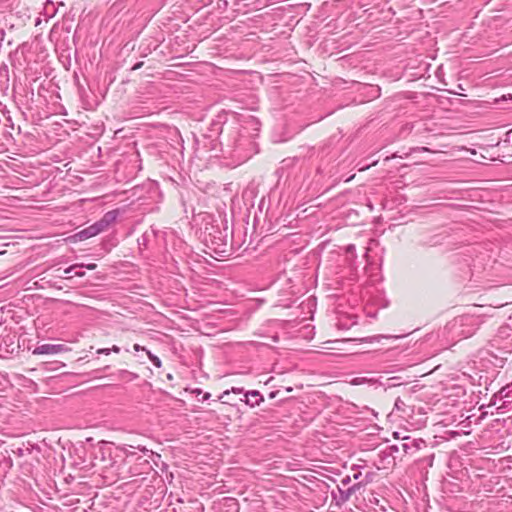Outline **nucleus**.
Here are the masks:
<instances>
[{
	"mask_svg": "<svg viewBox=\"0 0 512 512\" xmlns=\"http://www.w3.org/2000/svg\"><path fill=\"white\" fill-rule=\"evenodd\" d=\"M250 143L247 137L241 135V126L238 122H223L221 116L213 120L206 133L196 139L198 149L206 152H218L238 158H246L242 155L244 144Z\"/></svg>",
	"mask_w": 512,
	"mask_h": 512,
	"instance_id": "1",
	"label": "nucleus"
},
{
	"mask_svg": "<svg viewBox=\"0 0 512 512\" xmlns=\"http://www.w3.org/2000/svg\"><path fill=\"white\" fill-rule=\"evenodd\" d=\"M137 448L143 453V455H138L135 451L130 450L126 446L121 448V451L125 456L124 464L129 465L127 471L120 472L123 479L140 476L143 474H149V472L152 470V466L150 461L145 458V456L149 458H153L154 456L160 458L159 454L154 453L152 450H149L144 446H138Z\"/></svg>",
	"mask_w": 512,
	"mask_h": 512,
	"instance_id": "2",
	"label": "nucleus"
},
{
	"mask_svg": "<svg viewBox=\"0 0 512 512\" xmlns=\"http://www.w3.org/2000/svg\"><path fill=\"white\" fill-rule=\"evenodd\" d=\"M487 351L498 361L496 365L503 367L505 355L512 352V328L509 325L499 327L496 335L488 342Z\"/></svg>",
	"mask_w": 512,
	"mask_h": 512,
	"instance_id": "3",
	"label": "nucleus"
},
{
	"mask_svg": "<svg viewBox=\"0 0 512 512\" xmlns=\"http://www.w3.org/2000/svg\"><path fill=\"white\" fill-rule=\"evenodd\" d=\"M205 241L210 242L215 252L224 253L226 252V246L228 244V226L224 221L218 223L213 220L206 223L204 229Z\"/></svg>",
	"mask_w": 512,
	"mask_h": 512,
	"instance_id": "4",
	"label": "nucleus"
},
{
	"mask_svg": "<svg viewBox=\"0 0 512 512\" xmlns=\"http://www.w3.org/2000/svg\"><path fill=\"white\" fill-rule=\"evenodd\" d=\"M483 322L482 317L479 315L464 314L454 319L453 326L459 328V336L468 338L474 335Z\"/></svg>",
	"mask_w": 512,
	"mask_h": 512,
	"instance_id": "5",
	"label": "nucleus"
},
{
	"mask_svg": "<svg viewBox=\"0 0 512 512\" xmlns=\"http://www.w3.org/2000/svg\"><path fill=\"white\" fill-rule=\"evenodd\" d=\"M363 487H365V483H355L347 489H343L341 486H337V493L332 491L331 496L336 505L340 507L345 504L354 493Z\"/></svg>",
	"mask_w": 512,
	"mask_h": 512,
	"instance_id": "6",
	"label": "nucleus"
},
{
	"mask_svg": "<svg viewBox=\"0 0 512 512\" xmlns=\"http://www.w3.org/2000/svg\"><path fill=\"white\" fill-rule=\"evenodd\" d=\"M497 400H502L498 409H508L512 406V382L502 387L497 393L493 394L491 404L495 405Z\"/></svg>",
	"mask_w": 512,
	"mask_h": 512,
	"instance_id": "7",
	"label": "nucleus"
},
{
	"mask_svg": "<svg viewBox=\"0 0 512 512\" xmlns=\"http://www.w3.org/2000/svg\"><path fill=\"white\" fill-rule=\"evenodd\" d=\"M100 233L101 231L99 230L98 226L93 223L92 225L74 233L73 235H70L67 240L70 243H77L92 238Z\"/></svg>",
	"mask_w": 512,
	"mask_h": 512,
	"instance_id": "8",
	"label": "nucleus"
},
{
	"mask_svg": "<svg viewBox=\"0 0 512 512\" xmlns=\"http://www.w3.org/2000/svg\"><path fill=\"white\" fill-rule=\"evenodd\" d=\"M68 351V348L63 344H42L33 350L34 355H53Z\"/></svg>",
	"mask_w": 512,
	"mask_h": 512,
	"instance_id": "9",
	"label": "nucleus"
},
{
	"mask_svg": "<svg viewBox=\"0 0 512 512\" xmlns=\"http://www.w3.org/2000/svg\"><path fill=\"white\" fill-rule=\"evenodd\" d=\"M118 211L112 210L106 212L103 217L96 221L95 224L98 226L101 232L105 231L112 223H114L117 219Z\"/></svg>",
	"mask_w": 512,
	"mask_h": 512,
	"instance_id": "10",
	"label": "nucleus"
},
{
	"mask_svg": "<svg viewBox=\"0 0 512 512\" xmlns=\"http://www.w3.org/2000/svg\"><path fill=\"white\" fill-rule=\"evenodd\" d=\"M404 442L401 444L402 450L405 454H411L418 451L424 442L422 440L410 439L409 437L403 438Z\"/></svg>",
	"mask_w": 512,
	"mask_h": 512,
	"instance_id": "11",
	"label": "nucleus"
},
{
	"mask_svg": "<svg viewBox=\"0 0 512 512\" xmlns=\"http://www.w3.org/2000/svg\"><path fill=\"white\" fill-rule=\"evenodd\" d=\"M244 397H245V400H244L245 403L247 405H249L250 407L258 406V405H260L261 402L264 401V397L257 390L247 391L244 394Z\"/></svg>",
	"mask_w": 512,
	"mask_h": 512,
	"instance_id": "12",
	"label": "nucleus"
},
{
	"mask_svg": "<svg viewBox=\"0 0 512 512\" xmlns=\"http://www.w3.org/2000/svg\"><path fill=\"white\" fill-rule=\"evenodd\" d=\"M315 148L310 146H300L298 150V154L294 156L293 160H301L305 158H310L314 155Z\"/></svg>",
	"mask_w": 512,
	"mask_h": 512,
	"instance_id": "13",
	"label": "nucleus"
},
{
	"mask_svg": "<svg viewBox=\"0 0 512 512\" xmlns=\"http://www.w3.org/2000/svg\"><path fill=\"white\" fill-rule=\"evenodd\" d=\"M118 380H122L125 382H130L133 380H136L139 375L133 372H130L125 369L118 370V372L115 374Z\"/></svg>",
	"mask_w": 512,
	"mask_h": 512,
	"instance_id": "14",
	"label": "nucleus"
},
{
	"mask_svg": "<svg viewBox=\"0 0 512 512\" xmlns=\"http://www.w3.org/2000/svg\"><path fill=\"white\" fill-rule=\"evenodd\" d=\"M147 355L150 359V361L156 366V367H161L162 365V362L160 360V358L154 354H152L150 351H147Z\"/></svg>",
	"mask_w": 512,
	"mask_h": 512,
	"instance_id": "15",
	"label": "nucleus"
},
{
	"mask_svg": "<svg viewBox=\"0 0 512 512\" xmlns=\"http://www.w3.org/2000/svg\"><path fill=\"white\" fill-rule=\"evenodd\" d=\"M405 407H406L405 402H404L400 397H398V398L395 400V403H394V409H395V410H397V411H402V412H404V411H405Z\"/></svg>",
	"mask_w": 512,
	"mask_h": 512,
	"instance_id": "16",
	"label": "nucleus"
},
{
	"mask_svg": "<svg viewBox=\"0 0 512 512\" xmlns=\"http://www.w3.org/2000/svg\"><path fill=\"white\" fill-rule=\"evenodd\" d=\"M84 267V263H78V264H74V265H71L69 266L68 268H66L64 270V273L65 274H71V272L76 269V268H83Z\"/></svg>",
	"mask_w": 512,
	"mask_h": 512,
	"instance_id": "17",
	"label": "nucleus"
},
{
	"mask_svg": "<svg viewBox=\"0 0 512 512\" xmlns=\"http://www.w3.org/2000/svg\"><path fill=\"white\" fill-rule=\"evenodd\" d=\"M372 477H373L372 473H367L365 475L364 479L359 481L358 483H362V484L365 483V486H366L367 484H369L372 481Z\"/></svg>",
	"mask_w": 512,
	"mask_h": 512,
	"instance_id": "18",
	"label": "nucleus"
},
{
	"mask_svg": "<svg viewBox=\"0 0 512 512\" xmlns=\"http://www.w3.org/2000/svg\"><path fill=\"white\" fill-rule=\"evenodd\" d=\"M365 381H366V379H365V378L357 377V378H354V379L352 380V382H351V383H352L353 385H359V384L364 383Z\"/></svg>",
	"mask_w": 512,
	"mask_h": 512,
	"instance_id": "19",
	"label": "nucleus"
},
{
	"mask_svg": "<svg viewBox=\"0 0 512 512\" xmlns=\"http://www.w3.org/2000/svg\"><path fill=\"white\" fill-rule=\"evenodd\" d=\"M350 482H351V477L350 476H345L344 478L341 479V485L343 487L349 485Z\"/></svg>",
	"mask_w": 512,
	"mask_h": 512,
	"instance_id": "20",
	"label": "nucleus"
},
{
	"mask_svg": "<svg viewBox=\"0 0 512 512\" xmlns=\"http://www.w3.org/2000/svg\"><path fill=\"white\" fill-rule=\"evenodd\" d=\"M97 354H105V355H109L110 354V349L109 348H101V349H98Z\"/></svg>",
	"mask_w": 512,
	"mask_h": 512,
	"instance_id": "21",
	"label": "nucleus"
},
{
	"mask_svg": "<svg viewBox=\"0 0 512 512\" xmlns=\"http://www.w3.org/2000/svg\"><path fill=\"white\" fill-rule=\"evenodd\" d=\"M83 268H86L88 270H95L97 268V264H95V263L84 264Z\"/></svg>",
	"mask_w": 512,
	"mask_h": 512,
	"instance_id": "22",
	"label": "nucleus"
},
{
	"mask_svg": "<svg viewBox=\"0 0 512 512\" xmlns=\"http://www.w3.org/2000/svg\"><path fill=\"white\" fill-rule=\"evenodd\" d=\"M355 249H356V248H355V245L350 244V245H348V246H347V248H346V252H347V253H351V254H352V253H354V252H355Z\"/></svg>",
	"mask_w": 512,
	"mask_h": 512,
	"instance_id": "23",
	"label": "nucleus"
},
{
	"mask_svg": "<svg viewBox=\"0 0 512 512\" xmlns=\"http://www.w3.org/2000/svg\"><path fill=\"white\" fill-rule=\"evenodd\" d=\"M142 66H143V62H137L136 64H134V65H133V67L131 68V70H133V71L138 70V69H140Z\"/></svg>",
	"mask_w": 512,
	"mask_h": 512,
	"instance_id": "24",
	"label": "nucleus"
},
{
	"mask_svg": "<svg viewBox=\"0 0 512 512\" xmlns=\"http://www.w3.org/2000/svg\"><path fill=\"white\" fill-rule=\"evenodd\" d=\"M109 349H110V353H111V352L119 353V352H120V350H121V349H120V347H119V346H117V345H113V346H112L111 348H109Z\"/></svg>",
	"mask_w": 512,
	"mask_h": 512,
	"instance_id": "25",
	"label": "nucleus"
},
{
	"mask_svg": "<svg viewBox=\"0 0 512 512\" xmlns=\"http://www.w3.org/2000/svg\"><path fill=\"white\" fill-rule=\"evenodd\" d=\"M133 349L135 351H140V350H143V351H146V352L148 351L144 347L140 346L139 344H134Z\"/></svg>",
	"mask_w": 512,
	"mask_h": 512,
	"instance_id": "26",
	"label": "nucleus"
},
{
	"mask_svg": "<svg viewBox=\"0 0 512 512\" xmlns=\"http://www.w3.org/2000/svg\"><path fill=\"white\" fill-rule=\"evenodd\" d=\"M243 391H244L243 388H237V387L232 388V392L236 393V394L243 393Z\"/></svg>",
	"mask_w": 512,
	"mask_h": 512,
	"instance_id": "27",
	"label": "nucleus"
},
{
	"mask_svg": "<svg viewBox=\"0 0 512 512\" xmlns=\"http://www.w3.org/2000/svg\"><path fill=\"white\" fill-rule=\"evenodd\" d=\"M278 393H279V391H272V392H270L269 393V398L270 399H274L277 396Z\"/></svg>",
	"mask_w": 512,
	"mask_h": 512,
	"instance_id": "28",
	"label": "nucleus"
},
{
	"mask_svg": "<svg viewBox=\"0 0 512 512\" xmlns=\"http://www.w3.org/2000/svg\"><path fill=\"white\" fill-rule=\"evenodd\" d=\"M74 275L77 276V277H83L85 275V272H83V271H76Z\"/></svg>",
	"mask_w": 512,
	"mask_h": 512,
	"instance_id": "29",
	"label": "nucleus"
},
{
	"mask_svg": "<svg viewBox=\"0 0 512 512\" xmlns=\"http://www.w3.org/2000/svg\"><path fill=\"white\" fill-rule=\"evenodd\" d=\"M361 476H362L361 472H357V473H355V474L353 475V478H354V480H358V479H360V478H361Z\"/></svg>",
	"mask_w": 512,
	"mask_h": 512,
	"instance_id": "30",
	"label": "nucleus"
},
{
	"mask_svg": "<svg viewBox=\"0 0 512 512\" xmlns=\"http://www.w3.org/2000/svg\"><path fill=\"white\" fill-rule=\"evenodd\" d=\"M511 134H512V129H511V130H509V131L506 133V139H505V141H507V142H508V141H510V136H511Z\"/></svg>",
	"mask_w": 512,
	"mask_h": 512,
	"instance_id": "31",
	"label": "nucleus"
},
{
	"mask_svg": "<svg viewBox=\"0 0 512 512\" xmlns=\"http://www.w3.org/2000/svg\"><path fill=\"white\" fill-rule=\"evenodd\" d=\"M415 150H419V151H420V150H421V151H429V149H428V148H426V147L416 148Z\"/></svg>",
	"mask_w": 512,
	"mask_h": 512,
	"instance_id": "32",
	"label": "nucleus"
},
{
	"mask_svg": "<svg viewBox=\"0 0 512 512\" xmlns=\"http://www.w3.org/2000/svg\"><path fill=\"white\" fill-rule=\"evenodd\" d=\"M210 398V393H205V395L203 396V400H207Z\"/></svg>",
	"mask_w": 512,
	"mask_h": 512,
	"instance_id": "33",
	"label": "nucleus"
},
{
	"mask_svg": "<svg viewBox=\"0 0 512 512\" xmlns=\"http://www.w3.org/2000/svg\"><path fill=\"white\" fill-rule=\"evenodd\" d=\"M109 368V366H105L104 368L100 369V370H95L94 372H98V371H104V370H107Z\"/></svg>",
	"mask_w": 512,
	"mask_h": 512,
	"instance_id": "34",
	"label": "nucleus"
},
{
	"mask_svg": "<svg viewBox=\"0 0 512 512\" xmlns=\"http://www.w3.org/2000/svg\"><path fill=\"white\" fill-rule=\"evenodd\" d=\"M286 390H287L288 392H290V391H292V388H291V387H288Z\"/></svg>",
	"mask_w": 512,
	"mask_h": 512,
	"instance_id": "35",
	"label": "nucleus"
}]
</instances>
